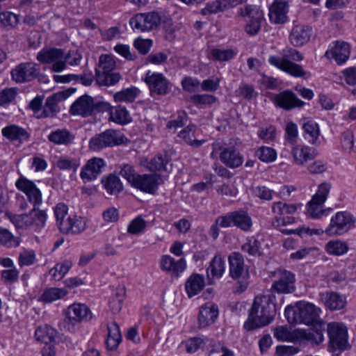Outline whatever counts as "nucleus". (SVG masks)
<instances>
[{"mask_svg":"<svg viewBox=\"0 0 356 356\" xmlns=\"http://www.w3.org/2000/svg\"><path fill=\"white\" fill-rule=\"evenodd\" d=\"M321 309L309 302H299L296 308L287 306L284 311L285 316L291 323H304L312 325L308 330L297 329L295 337L300 342H309L319 344L323 339L325 323L319 318Z\"/></svg>","mask_w":356,"mask_h":356,"instance_id":"1","label":"nucleus"},{"mask_svg":"<svg viewBox=\"0 0 356 356\" xmlns=\"http://www.w3.org/2000/svg\"><path fill=\"white\" fill-rule=\"evenodd\" d=\"M275 296L259 295L254 298L250 310L248 318L244 323V328L252 330L268 325L274 319L276 306L274 303Z\"/></svg>","mask_w":356,"mask_h":356,"instance_id":"2","label":"nucleus"},{"mask_svg":"<svg viewBox=\"0 0 356 356\" xmlns=\"http://www.w3.org/2000/svg\"><path fill=\"white\" fill-rule=\"evenodd\" d=\"M68 208L63 203L54 208V215L59 230L66 234H78L86 228V221L83 217L75 214L67 215Z\"/></svg>","mask_w":356,"mask_h":356,"instance_id":"3","label":"nucleus"},{"mask_svg":"<svg viewBox=\"0 0 356 356\" xmlns=\"http://www.w3.org/2000/svg\"><path fill=\"white\" fill-rule=\"evenodd\" d=\"M228 261L230 277L238 281L236 291L242 293L247 289L249 284L248 266L245 264L243 256L238 252L231 253L228 257Z\"/></svg>","mask_w":356,"mask_h":356,"instance_id":"4","label":"nucleus"},{"mask_svg":"<svg viewBox=\"0 0 356 356\" xmlns=\"http://www.w3.org/2000/svg\"><path fill=\"white\" fill-rule=\"evenodd\" d=\"M169 19L163 12L152 11L135 15L130 19L129 24L134 30L145 32L157 29L161 23H167Z\"/></svg>","mask_w":356,"mask_h":356,"instance_id":"5","label":"nucleus"},{"mask_svg":"<svg viewBox=\"0 0 356 356\" xmlns=\"http://www.w3.org/2000/svg\"><path fill=\"white\" fill-rule=\"evenodd\" d=\"M127 142V138L120 131L109 129L93 136L90 140L89 147L93 150H99L120 145Z\"/></svg>","mask_w":356,"mask_h":356,"instance_id":"6","label":"nucleus"},{"mask_svg":"<svg viewBox=\"0 0 356 356\" xmlns=\"http://www.w3.org/2000/svg\"><path fill=\"white\" fill-rule=\"evenodd\" d=\"M219 227L226 228L234 226L243 232H250L252 227V219L247 211L239 209L229 212L216 218Z\"/></svg>","mask_w":356,"mask_h":356,"instance_id":"7","label":"nucleus"},{"mask_svg":"<svg viewBox=\"0 0 356 356\" xmlns=\"http://www.w3.org/2000/svg\"><path fill=\"white\" fill-rule=\"evenodd\" d=\"M355 218L348 211H338L330 219L325 233L332 236H339L347 233L355 226Z\"/></svg>","mask_w":356,"mask_h":356,"instance_id":"8","label":"nucleus"},{"mask_svg":"<svg viewBox=\"0 0 356 356\" xmlns=\"http://www.w3.org/2000/svg\"><path fill=\"white\" fill-rule=\"evenodd\" d=\"M331 189V184L327 182L321 184L316 193L307 204V215L314 219L321 218L327 211L332 209H323V204L326 201Z\"/></svg>","mask_w":356,"mask_h":356,"instance_id":"9","label":"nucleus"},{"mask_svg":"<svg viewBox=\"0 0 356 356\" xmlns=\"http://www.w3.org/2000/svg\"><path fill=\"white\" fill-rule=\"evenodd\" d=\"M213 152L220 151L219 159L225 166L234 169L242 165L244 161L243 155L235 146H220L219 144H213Z\"/></svg>","mask_w":356,"mask_h":356,"instance_id":"10","label":"nucleus"},{"mask_svg":"<svg viewBox=\"0 0 356 356\" xmlns=\"http://www.w3.org/2000/svg\"><path fill=\"white\" fill-rule=\"evenodd\" d=\"M10 220L17 229L27 228L33 225L42 228L44 225V211L33 208L28 214L13 216Z\"/></svg>","mask_w":356,"mask_h":356,"instance_id":"11","label":"nucleus"},{"mask_svg":"<svg viewBox=\"0 0 356 356\" xmlns=\"http://www.w3.org/2000/svg\"><path fill=\"white\" fill-rule=\"evenodd\" d=\"M276 277L271 289L278 293H291L295 290V275L286 269L277 268L273 273Z\"/></svg>","mask_w":356,"mask_h":356,"instance_id":"12","label":"nucleus"},{"mask_svg":"<svg viewBox=\"0 0 356 356\" xmlns=\"http://www.w3.org/2000/svg\"><path fill=\"white\" fill-rule=\"evenodd\" d=\"M40 71V69L38 64L26 62L22 63L12 69L10 74L14 81L17 83H24L35 79L38 76Z\"/></svg>","mask_w":356,"mask_h":356,"instance_id":"13","label":"nucleus"},{"mask_svg":"<svg viewBox=\"0 0 356 356\" xmlns=\"http://www.w3.org/2000/svg\"><path fill=\"white\" fill-rule=\"evenodd\" d=\"M239 15L250 18L245 26V33L249 35H257L261 29V24L264 19L262 10L254 6L248 5L240 8Z\"/></svg>","mask_w":356,"mask_h":356,"instance_id":"14","label":"nucleus"},{"mask_svg":"<svg viewBox=\"0 0 356 356\" xmlns=\"http://www.w3.org/2000/svg\"><path fill=\"white\" fill-rule=\"evenodd\" d=\"M65 314L68 323L72 326L88 322L92 318L90 308L83 303L70 305L65 310Z\"/></svg>","mask_w":356,"mask_h":356,"instance_id":"15","label":"nucleus"},{"mask_svg":"<svg viewBox=\"0 0 356 356\" xmlns=\"http://www.w3.org/2000/svg\"><path fill=\"white\" fill-rule=\"evenodd\" d=\"M17 188L27 196L29 201L33 204V208L40 209L42 203V195L35 183L26 177L21 176L15 182Z\"/></svg>","mask_w":356,"mask_h":356,"instance_id":"16","label":"nucleus"},{"mask_svg":"<svg viewBox=\"0 0 356 356\" xmlns=\"http://www.w3.org/2000/svg\"><path fill=\"white\" fill-rule=\"evenodd\" d=\"M327 334L332 348L345 349L346 348L348 334L346 327L339 323H330L327 325Z\"/></svg>","mask_w":356,"mask_h":356,"instance_id":"17","label":"nucleus"},{"mask_svg":"<svg viewBox=\"0 0 356 356\" xmlns=\"http://www.w3.org/2000/svg\"><path fill=\"white\" fill-rule=\"evenodd\" d=\"M163 179L159 174L139 175L132 187L146 193L154 195Z\"/></svg>","mask_w":356,"mask_h":356,"instance_id":"18","label":"nucleus"},{"mask_svg":"<svg viewBox=\"0 0 356 356\" xmlns=\"http://www.w3.org/2000/svg\"><path fill=\"white\" fill-rule=\"evenodd\" d=\"M145 82L148 85L151 94L165 95L168 92L169 82L161 73L148 71L145 75Z\"/></svg>","mask_w":356,"mask_h":356,"instance_id":"19","label":"nucleus"},{"mask_svg":"<svg viewBox=\"0 0 356 356\" xmlns=\"http://www.w3.org/2000/svg\"><path fill=\"white\" fill-rule=\"evenodd\" d=\"M106 166V162L102 158L93 157L89 159L82 168L80 176L86 181H91L97 178Z\"/></svg>","mask_w":356,"mask_h":356,"instance_id":"20","label":"nucleus"},{"mask_svg":"<svg viewBox=\"0 0 356 356\" xmlns=\"http://www.w3.org/2000/svg\"><path fill=\"white\" fill-rule=\"evenodd\" d=\"M275 106L290 111L297 107H302L305 102L298 98L296 95L291 90H284L276 95L273 98Z\"/></svg>","mask_w":356,"mask_h":356,"instance_id":"21","label":"nucleus"},{"mask_svg":"<svg viewBox=\"0 0 356 356\" xmlns=\"http://www.w3.org/2000/svg\"><path fill=\"white\" fill-rule=\"evenodd\" d=\"M268 62L270 65L291 76L302 77L305 74V72L301 65L296 64L291 60L281 59L280 56H271L268 58Z\"/></svg>","mask_w":356,"mask_h":356,"instance_id":"22","label":"nucleus"},{"mask_svg":"<svg viewBox=\"0 0 356 356\" xmlns=\"http://www.w3.org/2000/svg\"><path fill=\"white\" fill-rule=\"evenodd\" d=\"M94 99L84 95L79 97L71 106L70 112L72 115L90 116L93 114Z\"/></svg>","mask_w":356,"mask_h":356,"instance_id":"23","label":"nucleus"},{"mask_svg":"<svg viewBox=\"0 0 356 356\" xmlns=\"http://www.w3.org/2000/svg\"><path fill=\"white\" fill-rule=\"evenodd\" d=\"M350 54V45L343 41H336L331 49L326 51L325 56L327 58H333L338 65L347 61Z\"/></svg>","mask_w":356,"mask_h":356,"instance_id":"24","label":"nucleus"},{"mask_svg":"<svg viewBox=\"0 0 356 356\" xmlns=\"http://www.w3.org/2000/svg\"><path fill=\"white\" fill-rule=\"evenodd\" d=\"M312 34L311 26L305 24H298L293 27L289 40L291 43L295 47L302 46L310 40Z\"/></svg>","mask_w":356,"mask_h":356,"instance_id":"25","label":"nucleus"},{"mask_svg":"<svg viewBox=\"0 0 356 356\" xmlns=\"http://www.w3.org/2000/svg\"><path fill=\"white\" fill-rule=\"evenodd\" d=\"M218 316V307L213 302H207L199 312L198 322L200 327H205L213 323Z\"/></svg>","mask_w":356,"mask_h":356,"instance_id":"26","label":"nucleus"},{"mask_svg":"<svg viewBox=\"0 0 356 356\" xmlns=\"http://www.w3.org/2000/svg\"><path fill=\"white\" fill-rule=\"evenodd\" d=\"M291 154L296 164L302 165L308 161L314 159L318 152L314 147L297 145L293 148Z\"/></svg>","mask_w":356,"mask_h":356,"instance_id":"27","label":"nucleus"},{"mask_svg":"<svg viewBox=\"0 0 356 356\" xmlns=\"http://www.w3.org/2000/svg\"><path fill=\"white\" fill-rule=\"evenodd\" d=\"M287 3L284 0H276L269 8V18L274 24H283L286 20Z\"/></svg>","mask_w":356,"mask_h":356,"instance_id":"28","label":"nucleus"},{"mask_svg":"<svg viewBox=\"0 0 356 356\" xmlns=\"http://www.w3.org/2000/svg\"><path fill=\"white\" fill-rule=\"evenodd\" d=\"M50 161L54 167H56L61 170L76 171L80 165L79 160L76 158H70L67 156H50Z\"/></svg>","mask_w":356,"mask_h":356,"instance_id":"29","label":"nucleus"},{"mask_svg":"<svg viewBox=\"0 0 356 356\" xmlns=\"http://www.w3.org/2000/svg\"><path fill=\"white\" fill-rule=\"evenodd\" d=\"M2 135L13 142L22 143L29 138L28 131L17 125L12 124L4 127L2 129Z\"/></svg>","mask_w":356,"mask_h":356,"instance_id":"30","label":"nucleus"},{"mask_svg":"<svg viewBox=\"0 0 356 356\" xmlns=\"http://www.w3.org/2000/svg\"><path fill=\"white\" fill-rule=\"evenodd\" d=\"M101 182L104 186V188L111 195L118 196L120 193L123 191V184L118 177L115 174H109L108 175L104 177Z\"/></svg>","mask_w":356,"mask_h":356,"instance_id":"31","label":"nucleus"},{"mask_svg":"<svg viewBox=\"0 0 356 356\" xmlns=\"http://www.w3.org/2000/svg\"><path fill=\"white\" fill-rule=\"evenodd\" d=\"M161 267L163 270L178 275L185 270L186 264L184 259L175 261L171 256L164 255L161 260Z\"/></svg>","mask_w":356,"mask_h":356,"instance_id":"32","label":"nucleus"},{"mask_svg":"<svg viewBox=\"0 0 356 356\" xmlns=\"http://www.w3.org/2000/svg\"><path fill=\"white\" fill-rule=\"evenodd\" d=\"M74 135L66 129H58L48 136L49 140L56 145H69L74 142Z\"/></svg>","mask_w":356,"mask_h":356,"instance_id":"33","label":"nucleus"},{"mask_svg":"<svg viewBox=\"0 0 356 356\" xmlns=\"http://www.w3.org/2000/svg\"><path fill=\"white\" fill-rule=\"evenodd\" d=\"M170 161V156L166 152L158 154L147 163V168L152 172L168 171L171 170V167L168 168Z\"/></svg>","mask_w":356,"mask_h":356,"instance_id":"34","label":"nucleus"},{"mask_svg":"<svg viewBox=\"0 0 356 356\" xmlns=\"http://www.w3.org/2000/svg\"><path fill=\"white\" fill-rule=\"evenodd\" d=\"M69 94L64 92H59L53 94L46 100V117L54 116L60 111L58 103L65 100Z\"/></svg>","mask_w":356,"mask_h":356,"instance_id":"35","label":"nucleus"},{"mask_svg":"<svg viewBox=\"0 0 356 356\" xmlns=\"http://www.w3.org/2000/svg\"><path fill=\"white\" fill-rule=\"evenodd\" d=\"M107 328L108 337L106 341L107 348L109 350H115L118 348L122 340L120 327L115 322H113L108 325Z\"/></svg>","mask_w":356,"mask_h":356,"instance_id":"36","label":"nucleus"},{"mask_svg":"<svg viewBox=\"0 0 356 356\" xmlns=\"http://www.w3.org/2000/svg\"><path fill=\"white\" fill-rule=\"evenodd\" d=\"M204 286V277L198 274L191 275L185 284L186 291L190 298L197 295Z\"/></svg>","mask_w":356,"mask_h":356,"instance_id":"37","label":"nucleus"},{"mask_svg":"<svg viewBox=\"0 0 356 356\" xmlns=\"http://www.w3.org/2000/svg\"><path fill=\"white\" fill-rule=\"evenodd\" d=\"M304 131V137L309 143L312 145H319L318 138L320 136V129L318 124L313 121L305 122L302 125Z\"/></svg>","mask_w":356,"mask_h":356,"instance_id":"38","label":"nucleus"},{"mask_svg":"<svg viewBox=\"0 0 356 356\" xmlns=\"http://www.w3.org/2000/svg\"><path fill=\"white\" fill-rule=\"evenodd\" d=\"M108 120L120 124H127L131 121L129 111L122 106H113Z\"/></svg>","mask_w":356,"mask_h":356,"instance_id":"39","label":"nucleus"},{"mask_svg":"<svg viewBox=\"0 0 356 356\" xmlns=\"http://www.w3.org/2000/svg\"><path fill=\"white\" fill-rule=\"evenodd\" d=\"M325 250L329 254L341 256L348 252L349 247L346 242L336 239L328 241Z\"/></svg>","mask_w":356,"mask_h":356,"instance_id":"40","label":"nucleus"},{"mask_svg":"<svg viewBox=\"0 0 356 356\" xmlns=\"http://www.w3.org/2000/svg\"><path fill=\"white\" fill-rule=\"evenodd\" d=\"M140 90L136 87L127 88L117 92L113 95L115 102L132 103L140 95Z\"/></svg>","mask_w":356,"mask_h":356,"instance_id":"41","label":"nucleus"},{"mask_svg":"<svg viewBox=\"0 0 356 356\" xmlns=\"http://www.w3.org/2000/svg\"><path fill=\"white\" fill-rule=\"evenodd\" d=\"M126 291L124 286L118 287L109 300V306L114 314L120 312L125 298Z\"/></svg>","mask_w":356,"mask_h":356,"instance_id":"42","label":"nucleus"},{"mask_svg":"<svg viewBox=\"0 0 356 356\" xmlns=\"http://www.w3.org/2000/svg\"><path fill=\"white\" fill-rule=\"evenodd\" d=\"M225 260L220 255H216L210 262L207 273L213 277L220 278L225 272Z\"/></svg>","mask_w":356,"mask_h":356,"instance_id":"43","label":"nucleus"},{"mask_svg":"<svg viewBox=\"0 0 356 356\" xmlns=\"http://www.w3.org/2000/svg\"><path fill=\"white\" fill-rule=\"evenodd\" d=\"M346 304L345 298L337 293H327L325 298V306L331 310H338L343 308Z\"/></svg>","mask_w":356,"mask_h":356,"instance_id":"44","label":"nucleus"},{"mask_svg":"<svg viewBox=\"0 0 356 356\" xmlns=\"http://www.w3.org/2000/svg\"><path fill=\"white\" fill-rule=\"evenodd\" d=\"M43 95H37L29 104L28 108L30 109L33 115L40 119L44 117V107H43Z\"/></svg>","mask_w":356,"mask_h":356,"instance_id":"45","label":"nucleus"},{"mask_svg":"<svg viewBox=\"0 0 356 356\" xmlns=\"http://www.w3.org/2000/svg\"><path fill=\"white\" fill-rule=\"evenodd\" d=\"M236 52L232 49H213L211 51V56L213 60L220 62H226L233 59Z\"/></svg>","mask_w":356,"mask_h":356,"instance_id":"46","label":"nucleus"},{"mask_svg":"<svg viewBox=\"0 0 356 356\" xmlns=\"http://www.w3.org/2000/svg\"><path fill=\"white\" fill-rule=\"evenodd\" d=\"M119 174L125 179L127 182L133 186L139 174H138L134 167L130 164H122L120 166Z\"/></svg>","mask_w":356,"mask_h":356,"instance_id":"47","label":"nucleus"},{"mask_svg":"<svg viewBox=\"0 0 356 356\" xmlns=\"http://www.w3.org/2000/svg\"><path fill=\"white\" fill-rule=\"evenodd\" d=\"M71 266V261H65L62 264H56L53 268H51L49 270V275L54 280H60L68 272Z\"/></svg>","mask_w":356,"mask_h":356,"instance_id":"48","label":"nucleus"},{"mask_svg":"<svg viewBox=\"0 0 356 356\" xmlns=\"http://www.w3.org/2000/svg\"><path fill=\"white\" fill-rule=\"evenodd\" d=\"M260 248V243L253 237L248 238L247 242L241 247L243 252L252 257H259L261 255V252Z\"/></svg>","mask_w":356,"mask_h":356,"instance_id":"49","label":"nucleus"},{"mask_svg":"<svg viewBox=\"0 0 356 356\" xmlns=\"http://www.w3.org/2000/svg\"><path fill=\"white\" fill-rule=\"evenodd\" d=\"M0 245L8 248L17 247L19 245V241L7 229L0 227Z\"/></svg>","mask_w":356,"mask_h":356,"instance_id":"50","label":"nucleus"},{"mask_svg":"<svg viewBox=\"0 0 356 356\" xmlns=\"http://www.w3.org/2000/svg\"><path fill=\"white\" fill-rule=\"evenodd\" d=\"M146 227L147 222L141 216H138L130 222L127 232L131 234H140L145 231Z\"/></svg>","mask_w":356,"mask_h":356,"instance_id":"51","label":"nucleus"},{"mask_svg":"<svg viewBox=\"0 0 356 356\" xmlns=\"http://www.w3.org/2000/svg\"><path fill=\"white\" fill-rule=\"evenodd\" d=\"M120 79L121 76L119 73L104 72L102 74L98 73L97 75V82L104 86H113L116 84Z\"/></svg>","mask_w":356,"mask_h":356,"instance_id":"52","label":"nucleus"},{"mask_svg":"<svg viewBox=\"0 0 356 356\" xmlns=\"http://www.w3.org/2000/svg\"><path fill=\"white\" fill-rule=\"evenodd\" d=\"M225 10V5L222 0H215L208 3L206 6L201 10L200 13L202 15L216 14Z\"/></svg>","mask_w":356,"mask_h":356,"instance_id":"53","label":"nucleus"},{"mask_svg":"<svg viewBox=\"0 0 356 356\" xmlns=\"http://www.w3.org/2000/svg\"><path fill=\"white\" fill-rule=\"evenodd\" d=\"M191 102L195 106L211 105L217 101V98L209 94L193 95L190 97Z\"/></svg>","mask_w":356,"mask_h":356,"instance_id":"54","label":"nucleus"},{"mask_svg":"<svg viewBox=\"0 0 356 356\" xmlns=\"http://www.w3.org/2000/svg\"><path fill=\"white\" fill-rule=\"evenodd\" d=\"M19 22V15L9 11L0 13V23L4 27H15Z\"/></svg>","mask_w":356,"mask_h":356,"instance_id":"55","label":"nucleus"},{"mask_svg":"<svg viewBox=\"0 0 356 356\" xmlns=\"http://www.w3.org/2000/svg\"><path fill=\"white\" fill-rule=\"evenodd\" d=\"M259 159L266 163H270L275 160L277 153L271 147H261L256 152Z\"/></svg>","mask_w":356,"mask_h":356,"instance_id":"56","label":"nucleus"},{"mask_svg":"<svg viewBox=\"0 0 356 356\" xmlns=\"http://www.w3.org/2000/svg\"><path fill=\"white\" fill-rule=\"evenodd\" d=\"M35 261V254L33 250H24L20 252L18 257L19 265L21 267L32 265Z\"/></svg>","mask_w":356,"mask_h":356,"instance_id":"57","label":"nucleus"},{"mask_svg":"<svg viewBox=\"0 0 356 356\" xmlns=\"http://www.w3.org/2000/svg\"><path fill=\"white\" fill-rule=\"evenodd\" d=\"M67 291L61 288H49L46 289V302H51L64 298Z\"/></svg>","mask_w":356,"mask_h":356,"instance_id":"58","label":"nucleus"},{"mask_svg":"<svg viewBox=\"0 0 356 356\" xmlns=\"http://www.w3.org/2000/svg\"><path fill=\"white\" fill-rule=\"evenodd\" d=\"M188 120V114L184 111H177V116L176 119L170 120L167 124L168 129H177L178 127H184Z\"/></svg>","mask_w":356,"mask_h":356,"instance_id":"59","label":"nucleus"},{"mask_svg":"<svg viewBox=\"0 0 356 356\" xmlns=\"http://www.w3.org/2000/svg\"><path fill=\"white\" fill-rule=\"evenodd\" d=\"M274 337L280 341H291L292 339L298 340L294 335V332L291 333L286 327H277L274 330Z\"/></svg>","mask_w":356,"mask_h":356,"instance_id":"60","label":"nucleus"},{"mask_svg":"<svg viewBox=\"0 0 356 356\" xmlns=\"http://www.w3.org/2000/svg\"><path fill=\"white\" fill-rule=\"evenodd\" d=\"M17 94V90L13 88H5L0 91V105L3 106L13 102Z\"/></svg>","mask_w":356,"mask_h":356,"instance_id":"61","label":"nucleus"},{"mask_svg":"<svg viewBox=\"0 0 356 356\" xmlns=\"http://www.w3.org/2000/svg\"><path fill=\"white\" fill-rule=\"evenodd\" d=\"M99 67L103 70L102 73L111 72L115 67V62L109 55H102L99 60Z\"/></svg>","mask_w":356,"mask_h":356,"instance_id":"62","label":"nucleus"},{"mask_svg":"<svg viewBox=\"0 0 356 356\" xmlns=\"http://www.w3.org/2000/svg\"><path fill=\"white\" fill-rule=\"evenodd\" d=\"M134 46L141 54H147L152 46V41L149 39H140L138 38L134 41Z\"/></svg>","mask_w":356,"mask_h":356,"instance_id":"63","label":"nucleus"},{"mask_svg":"<svg viewBox=\"0 0 356 356\" xmlns=\"http://www.w3.org/2000/svg\"><path fill=\"white\" fill-rule=\"evenodd\" d=\"M254 193L261 200L270 201L273 200L274 191L265 186H258L254 188Z\"/></svg>","mask_w":356,"mask_h":356,"instance_id":"64","label":"nucleus"}]
</instances>
